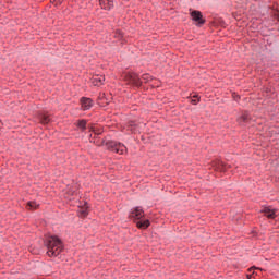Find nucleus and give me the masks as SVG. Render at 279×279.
<instances>
[{"mask_svg":"<svg viewBox=\"0 0 279 279\" xmlns=\"http://www.w3.org/2000/svg\"><path fill=\"white\" fill-rule=\"evenodd\" d=\"M44 247H46L47 255L50 258H56L64 252V242H62V239L58 235H50L48 238H45L44 240Z\"/></svg>","mask_w":279,"mask_h":279,"instance_id":"nucleus-1","label":"nucleus"},{"mask_svg":"<svg viewBox=\"0 0 279 279\" xmlns=\"http://www.w3.org/2000/svg\"><path fill=\"white\" fill-rule=\"evenodd\" d=\"M101 145H105L106 149L108 151H113L114 154L123 155L124 151H128V147H125V144L112 140H102Z\"/></svg>","mask_w":279,"mask_h":279,"instance_id":"nucleus-2","label":"nucleus"},{"mask_svg":"<svg viewBox=\"0 0 279 279\" xmlns=\"http://www.w3.org/2000/svg\"><path fill=\"white\" fill-rule=\"evenodd\" d=\"M190 16L196 27H204L206 25V17H204L202 11L193 10L190 12Z\"/></svg>","mask_w":279,"mask_h":279,"instance_id":"nucleus-3","label":"nucleus"},{"mask_svg":"<svg viewBox=\"0 0 279 279\" xmlns=\"http://www.w3.org/2000/svg\"><path fill=\"white\" fill-rule=\"evenodd\" d=\"M126 80L129 84H132V86H136V88H141V86H143V81H141V76H138L137 73H129L126 75Z\"/></svg>","mask_w":279,"mask_h":279,"instance_id":"nucleus-4","label":"nucleus"},{"mask_svg":"<svg viewBox=\"0 0 279 279\" xmlns=\"http://www.w3.org/2000/svg\"><path fill=\"white\" fill-rule=\"evenodd\" d=\"M80 104H81V109L86 111V110H90V108H93V106H95V101L93 100V98H88V97H81L80 99Z\"/></svg>","mask_w":279,"mask_h":279,"instance_id":"nucleus-5","label":"nucleus"},{"mask_svg":"<svg viewBox=\"0 0 279 279\" xmlns=\"http://www.w3.org/2000/svg\"><path fill=\"white\" fill-rule=\"evenodd\" d=\"M104 82H106V76L96 74L92 77L93 86H104Z\"/></svg>","mask_w":279,"mask_h":279,"instance_id":"nucleus-6","label":"nucleus"},{"mask_svg":"<svg viewBox=\"0 0 279 279\" xmlns=\"http://www.w3.org/2000/svg\"><path fill=\"white\" fill-rule=\"evenodd\" d=\"M252 121V117L247 111H244L241 117L238 118V123L240 125H245V123H250Z\"/></svg>","mask_w":279,"mask_h":279,"instance_id":"nucleus-7","label":"nucleus"},{"mask_svg":"<svg viewBox=\"0 0 279 279\" xmlns=\"http://www.w3.org/2000/svg\"><path fill=\"white\" fill-rule=\"evenodd\" d=\"M259 213H264L267 219H276V209H271L269 207H264Z\"/></svg>","mask_w":279,"mask_h":279,"instance_id":"nucleus-8","label":"nucleus"},{"mask_svg":"<svg viewBox=\"0 0 279 279\" xmlns=\"http://www.w3.org/2000/svg\"><path fill=\"white\" fill-rule=\"evenodd\" d=\"M132 215H133L134 219L140 220V219H143V217H145V210H143V207L137 206L132 211Z\"/></svg>","mask_w":279,"mask_h":279,"instance_id":"nucleus-9","label":"nucleus"},{"mask_svg":"<svg viewBox=\"0 0 279 279\" xmlns=\"http://www.w3.org/2000/svg\"><path fill=\"white\" fill-rule=\"evenodd\" d=\"M99 3L101 5L102 10H112V8H114L113 0H99Z\"/></svg>","mask_w":279,"mask_h":279,"instance_id":"nucleus-10","label":"nucleus"},{"mask_svg":"<svg viewBox=\"0 0 279 279\" xmlns=\"http://www.w3.org/2000/svg\"><path fill=\"white\" fill-rule=\"evenodd\" d=\"M149 226H151V222L149 221V219H146V220H137L136 222V227L140 229V230H147V228H149Z\"/></svg>","mask_w":279,"mask_h":279,"instance_id":"nucleus-11","label":"nucleus"},{"mask_svg":"<svg viewBox=\"0 0 279 279\" xmlns=\"http://www.w3.org/2000/svg\"><path fill=\"white\" fill-rule=\"evenodd\" d=\"M27 210H38L40 208V204L36 203L35 201H29L26 204Z\"/></svg>","mask_w":279,"mask_h":279,"instance_id":"nucleus-12","label":"nucleus"},{"mask_svg":"<svg viewBox=\"0 0 279 279\" xmlns=\"http://www.w3.org/2000/svg\"><path fill=\"white\" fill-rule=\"evenodd\" d=\"M128 128L133 134H136V132L138 131V124L132 120L128 122Z\"/></svg>","mask_w":279,"mask_h":279,"instance_id":"nucleus-13","label":"nucleus"},{"mask_svg":"<svg viewBox=\"0 0 279 279\" xmlns=\"http://www.w3.org/2000/svg\"><path fill=\"white\" fill-rule=\"evenodd\" d=\"M88 121L85 119L78 120L76 123V128H78V130L86 132V125H87Z\"/></svg>","mask_w":279,"mask_h":279,"instance_id":"nucleus-14","label":"nucleus"},{"mask_svg":"<svg viewBox=\"0 0 279 279\" xmlns=\"http://www.w3.org/2000/svg\"><path fill=\"white\" fill-rule=\"evenodd\" d=\"M39 122L43 125H48V123L51 122V118H49V116H47V114H39Z\"/></svg>","mask_w":279,"mask_h":279,"instance_id":"nucleus-15","label":"nucleus"},{"mask_svg":"<svg viewBox=\"0 0 279 279\" xmlns=\"http://www.w3.org/2000/svg\"><path fill=\"white\" fill-rule=\"evenodd\" d=\"M98 100L102 101L101 104H108V98H106V94H100L98 96Z\"/></svg>","mask_w":279,"mask_h":279,"instance_id":"nucleus-16","label":"nucleus"},{"mask_svg":"<svg viewBox=\"0 0 279 279\" xmlns=\"http://www.w3.org/2000/svg\"><path fill=\"white\" fill-rule=\"evenodd\" d=\"M232 99H233V101H236V104H239V101H241V95L233 92L232 93Z\"/></svg>","mask_w":279,"mask_h":279,"instance_id":"nucleus-17","label":"nucleus"},{"mask_svg":"<svg viewBox=\"0 0 279 279\" xmlns=\"http://www.w3.org/2000/svg\"><path fill=\"white\" fill-rule=\"evenodd\" d=\"M114 37L116 38H123V31L122 29H117Z\"/></svg>","mask_w":279,"mask_h":279,"instance_id":"nucleus-18","label":"nucleus"},{"mask_svg":"<svg viewBox=\"0 0 279 279\" xmlns=\"http://www.w3.org/2000/svg\"><path fill=\"white\" fill-rule=\"evenodd\" d=\"M142 80H144V82H151V75H149V74H143V75H142Z\"/></svg>","mask_w":279,"mask_h":279,"instance_id":"nucleus-19","label":"nucleus"},{"mask_svg":"<svg viewBox=\"0 0 279 279\" xmlns=\"http://www.w3.org/2000/svg\"><path fill=\"white\" fill-rule=\"evenodd\" d=\"M255 269H260V268H258L256 266H252L251 268L247 269V271H248V274H254Z\"/></svg>","mask_w":279,"mask_h":279,"instance_id":"nucleus-20","label":"nucleus"},{"mask_svg":"<svg viewBox=\"0 0 279 279\" xmlns=\"http://www.w3.org/2000/svg\"><path fill=\"white\" fill-rule=\"evenodd\" d=\"M254 276H256V271H253V272H251V274H247V275H246V278H247V279H252V278H254Z\"/></svg>","mask_w":279,"mask_h":279,"instance_id":"nucleus-21","label":"nucleus"},{"mask_svg":"<svg viewBox=\"0 0 279 279\" xmlns=\"http://www.w3.org/2000/svg\"><path fill=\"white\" fill-rule=\"evenodd\" d=\"M81 215H83V217H87V215H88V210H87V209L82 210V211H81Z\"/></svg>","mask_w":279,"mask_h":279,"instance_id":"nucleus-22","label":"nucleus"},{"mask_svg":"<svg viewBox=\"0 0 279 279\" xmlns=\"http://www.w3.org/2000/svg\"><path fill=\"white\" fill-rule=\"evenodd\" d=\"M191 102L193 104V106H197V104H199V99L198 100L192 99Z\"/></svg>","mask_w":279,"mask_h":279,"instance_id":"nucleus-23","label":"nucleus"},{"mask_svg":"<svg viewBox=\"0 0 279 279\" xmlns=\"http://www.w3.org/2000/svg\"><path fill=\"white\" fill-rule=\"evenodd\" d=\"M275 17H276L277 21L279 22V12L275 14Z\"/></svg>","mask_w":279,"mask_h":279,"instance_id":"nucleus-24","label":"nucleus"},{"mask_svg":"<svg viewBox=\"0 0 279 279\" xmlns=\"http://www.w3.org/2000/svg\"><path fill=\"white\" fill-rule=\"evenodd\" d=\"M98 106H104V105H101V102H98Z\"/></svg>","mask_w":279,"mask_h":279,"instance_id":"nucleus-25","label":"nucleus"}]
</instances>
